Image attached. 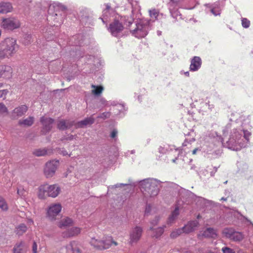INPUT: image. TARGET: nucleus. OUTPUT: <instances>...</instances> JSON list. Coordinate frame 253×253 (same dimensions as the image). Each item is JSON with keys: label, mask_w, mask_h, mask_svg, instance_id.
<instances>
[{"label": "nucleus", "mask_w": 253, "mask_h": 253, "mask_svg": "<svg viewBox=\"0 0 253 253\" xmlns=\"http://www.w3.org/2000/svg\"><path fill=\"white\" fill-rule=\"evenodd\" d=\"M19 45L15 39L7 38L0 42V59H9L17 52Z\"/></svg>", "instance_id": "obj_1"}, {"label": "nucleus", "mask_w": 253, "mask_h": 253, "mask_svg": "<svg viewBox=\"0 0 253 253\" xmlns=\"http://www.w3.org/2000/svg\"><path fill=\"white\" fill-rule=\"evenodd\" d=\"M61 192L60 186L57 184L41 185L38 188V196L40 199H45L47 197L56 198Z\"/></svg>", "instance_id": "obj_2"}, {"label": "nucleus", "mask_w": 253, "mask_h": 253, "mask_svg": "<svg viewBox=\"0 0 253 253\" xmlns=\"http://www.w3.org/2000/svg\"><path fill=\"white\" fill-rule=\"evenodd\" d=\"M90 243L92 246L98 250H104L110 248L112 245L117 246L118 243L114 241L111 236L103 238L99 240L94 238H91Z\"/></svg>", "instance_id": "obj_3"}, {"label": "nucleus", "mask_w": 253, "mask_h": 253, "mask_svg": "<svg viewBox=\"0 0 253 253\" xmlns=\"http://www.w3.org/2000/svg\"><path fill=\"white\" fill-rule=\"evenodd\" d=\"M148 29V22L140 21L136 24V28L130 31L133 36L139 39L144 38L147 35Z\"/></svg>", "instance_id": "obj_4"}, {"label": "nucleus", "mask_w": 253, "mask_h": 253, "mask_svg": "<svg viewBox=\"0 0 253 253\" xmlns=\"http://www.w3.org/2000/svg\"><path fill=\"white\" fill-rule=\"evenodd\" d=\"M59 160H52L46 163L43 169V174L46 178L53 177L59 166Z\"/></svg>", "instance_id": "obj_5"}, {"label": "nucleus", "mask_w": 253, "mask_h": 253, "mask_svg": "<svg viewBox=\"0 0 253 253\" xmlns=\"http://www.w3.org/2000/svg\"><path fill=\"white\" fill-rule=\"evenodd\" d=\"M0 26L5 30L13 31L20 27V22L14 17L2 18Z\"/></svg>", "instance_id": "obj_6"}, {"label": "nucleus", "mask_w": 253, "mask_h": 253, "mask_svg": "<svg viewBox=\"0 0 253 253\" xmlns=\"http://www.w3.org/2000/svg\"><path fill=\"white\" fill-rule=\"evenodd\" d=\"M141 191L145 196L150 197L156 196L159 192L156 184L149 182H144L142 184Z\"/></svg>", "instance_id": "obj_7"}, {"label": "nucleus", "mask_w": 253, "mask_h": 253, "mask_svg": "<svg viewBox=\"0 0 253 253\" xmlns=\"http://www.w3.org/2000/svg\"><path fill=\"white\" fill-rule=\"evenodd\" d=\"M62 208V206L60 203L51 204L47 210V217L51 221L55 220L56 216L61 212Z\"/></svg>", "instance_id": "obj_8"}, {"label": "nucleus", "mask_w": 253, "mask_h": 253, "mask_svg": "<svg viewBox=\"0 0 253 253\" xmlns=\"http://www.w3.org/2000/svg\"><path fill=\"white\" fill-rule=\"evenodd\" d=\"M143 233L142 228L136 226L131 228L129 232V243L130 244L136 243L140 240Z\"/></svg>", "instance_id": "obj_9"}, {"label": "nucleus", "mask_w": 253, "mask_h": 253, "mask_svg": "<svg viewBox=\"0 0 253 253\" xmlns=\"http://www.w3.org/2000/svg\"><path fill=\"white\" fill-rule=\"evenodd\" d=\"M40 121L43 126L42 132L43 134H45L51 129L54 120L50 118L42 117L41 118Z\"/></svg>", "instance_id": "obj_10"}, {"label": "nucleus", "mask_w": 253, "mask_h": 253, "mask_svg": "<svg viewBox=\"0 0 253 253\" xmlns=\"http://www.w3.org/2000/svg\"><path fill=\"white\" fill-rule=\"evenodd\" d=\"M124 29L123 24L118 20H114L109 25V30L114 36H117L118 34L121 32Z\"/></svg>", "instance_id": "obj_11"}, {"label": "nucleus", "mask_w": 253, "mask_h": 253, "mask_svg": "<svg viewBox=\"0 0 253 253\" xmlns=\"http://www.w3.org/2000/svg\"><path fill=\"white\" fill-rule=\"evenodd\" d=\"M81 232V228L78 227H72L62 232V236L64 238H70L79 235Z\"/></svg>", "instance_id": "obj_12"}, {"label": "nucleus", "mask_w": 253, "mask_h": 253, "mask_svg": "<svg viewBox=\"0 0 253 253\" xmlns=\"http://www.w3.org/2000/svg\"><path fill=\"white\" fill-rule=\"evenodd\" d=\"M12 76V68L6 65H0V78L9 79Z\"/></svg>", "instance_id": "obj_13"}, {"label": "nucleus", "mask_w": 253, "mask_h": 253, "mask_svg": "<svg viewBox=\"0 0 253 253\" xmlns=\"http://www.w3.org/2000/svg\"><path fill=\"white\" fill-rule=\"evenodd\" d=\"M28 110V107L25 105H21L15 108L11 113V118L12 119L22 116Z\"/></svg>", "instance_id": "obj_14"}, {"label": "nucleus", "mask_w": 253, "mask_h": 253, "mask_svg": "<svg viewBox=\"0 0 253 253\" xmlns=\"http://www.w3.org/2000/svg\"><path fill=\"white\" fill-rule=\"evenodd\" d=\"M199 222L197 220L191 221L188 222V223L183 227L182 230L183 233H189L194 231L196 227H198Z\"/></svg>", "instance_id": "obj_15"}, {"label": "nucleus", "mask_w": 253, "mask_h": 253, "mask_svg": "<svg viewBox=\"0 0 253 253\" xmlns=\"http://www.w3.org/2000/svg\"><path fill=\"white\" fill-rule=\"evenodd\" d=\"M73 126H75L74 121L70 120H60L57 123V128L60 130L70 128Z\"/></svg>", "instance_id": "obj_16"}, {"label": "nucleus", "mask_w": 253, "mask_h": 253, "mask_svg": "<svg viewBox=\"0 0 253 253\" xmlns=\"http://www.w3.org/2000/svg\"><path fill=\"white\" fill-rule=\"evenodd\" d=\"M217 236L216 232L213 228H208L203 233L199 234L198 236L199 238L201 239V237L215 238Z\"/></svg>", "instance_id": "obj_17"}, {"label": "nucleus", "mask_w": 253, "mask_h": 253, "mask_svg": "<svg viewBox=\"0 0 253 253\" xmlns=\"http://www.w3.org/2000/svg\"><path fill=\"white\" fill-rule=\"evenodd\" d=\"M201 64L202 60L200 57L194 56L191 60L190 69L192 71H197L201 67Z\"/></svg>", "instance_id": "obj_18"}, {"label": "nucleus", "mask_w": 253, "mask_h": 253, "mask_svg": "<svg viewBox=\"0 0 253 253\" xmlns=\"http://www.w3.org/2000/svg\"><path fill=\"white\" fill-rule=\"evenodd\" d=\"M165 226L163 227H159L155 228L153 226L150 227V231H151V236L152 238H158L162 236L164 232V228Z\"/></svg>", "instance_id": "obj_19"}, {"label": "nucleus", "mask_w": 253, "mask_h": 253, "mask_svg": "<svg viewBox=\"0 0 253 253\" xmlns=\"http://www.w3.org/2000/svg\"><path fill=\"white\" fill-rule=\"evenodd\" d=\"M94 122V119L92 117H90L89 118H85L84 120L80 121L78 123H75L74 122L75 126L76 128H82L84 126L88 125H91Z\"/></svg>", "instance_id": "obj_20"}, {"label": "nucleus", "mask_w": 253, "mask_h": 253, "mask_svg": "<svg viewBox=\"0 0 253 253\" xmlns=\"http://www.w3.org/2000/svg\"><path fill=\"white\" fill-rule=\"evenodd\" d=\"M53 150L52 149H38L34 150V155L36 156H43L45 155H50L53 153Z\"/></svg>", "instance_id": "obj_21"}, {"label": "nucleus", "mask_w": 253, "mask_h": 253, "mask_svg": "<svg viewBox=\"0 0 253 253\" xmlns=\"http://www.w3.org/2000/svg\"><path fill=\"white\" fill-rule=\"evenodd\" d=\"M73 224V220L72 218L66 217L62 218L58 222V226L60 228L72 226Z\"/></svg>", "instance_id": "obj_22"}, {"label": "nucleus", "mask_w": 253, "mask_h": 253, "mask_svg": "<svg viewBox=\"0 0 253 253\" xmlns=\"http://www.w3.org/2000/svg\"><path fill=\"white\" fill-rule=\"evenodd\" d=\"M12 6L10 2L0 3V13H6L12 11Z\"/></svg>", "instance_id": "obj_23"}, {"label": "nucleus", "mask_w": 253, "mask_h": 253, "mask_svg": "<svg viewBox=\"0 0 253 253\" xmlns=\"http://www.w3.org/2000/svg\"><path fill=\"white\" fill-rule=\"evenodd\" d=\"M14 253H25L26 252V247L24 243L20 242L17 244L13 249Z\"/></svg>", "instance_id": "obj_24"}, {"label": "nucleus", "mask_w": 253, "mask_h": 253, "mask_svg": "<svg viewBox=\"0 0 253 253\" xmlns=\"http://www.w3.org/2000/svg\"><path fill=\"white\" fill-rule=\"evenodd\" d=\"M34 122V118L33 117H29L24 120H19L18 124L20 126H30L33 124Z\"/></svg>", "instance_id": "obj_25"}, {"label": "nucleus", "mask_w": 253, "mask_h": 253, "mask_svg": "<svg viewBox=\"0 0 253 253\" xmlns=\"http://www.w3.org/2000/svg\"><path fill=\"white\" fill-rule=\"evenodd\" d=\"M244 238V235L242 232L235 231L230 240L234 242H240Z\"/></svg>", "instance_id": "obj_26"}, {"label": "nucleus", "mask_w": 253, "mask_h": 253, "mask_svg": "<svg viewBox=\"0 0 253 253\" xmlns=\"http://www.w3.org/2000/svg\"><path fill=\"white\" fill-rule=\"evenodd\" d=\"M179 214V209L178 208L176 207L169 216L168 220V223L169 224L173 223L174 221L177 218Z\"/></svg>", "instance_id": "obj_27"}, {"label": "nucleus", "mask_w": 253, "mask_h": 253, "mask_svg": "<svg viewBox=\"0 0 253 253\" xmlns=\"http://www.w3.org/2000/svg\"><path fill=\"white\" fill-rule=\"evenodd\" d=\"M27 230V226L24 224H20L16 228L15 232L18 235L24 234Z\"/></svg>", "instance_id": "obj_28"}, {"label": "nucleus", "mask_w": 253, "mask_h": 253, "mask_svg": "<svg viewBox=\"0 0 253 253\" xmlns=\"http://www.w3.org/2000/svg\"><path fill=\"white\" fill-rule=\"evenodd\" d=\"M235 230L232 228H226L223 229L222 234L226 238L231 239Z\"/></svg>", "instance_id": "obj_29"}, {"label": "nucleus", "mask_w": 253, "mask_h": 253, "mask_svg": "<svg viewBox=\"0 0 253 253\" xmlns=\"http://www.w3.org/2000/svg\"><path fill=\"white\" fill-rule=\"evenodd\" d=\"M91 87L94 88V89L92 90V93L96 95L100 94L104 89L103 87L101 85H95L93 84L91 85Z\"/></svg>", "instance_id": "obj_30"}, {"label": "nucleus", "mask_w": 253, "mask_h": 253, "mask_svg": "<svg viewBox=\"0 0 253 253\" xmlns=\"http://www.w3.org/2000/svg\"><path fill=\"white\" fill-rule=\"evenodd\" d=\"M75 243L71 242L67 246V251L68 253H81V251L79 248H77L75 249H73V244Z\"/></svg>", "instance_id": "obj_31"}, {"label": "nucleus", "mask_w": 253, "mask_h": 253, "mask_svg": "<svg viewBox=\"0 0 253 253\" xmlns=\"http://www.w3.org/2000/svg\"><path fill=\"white\" fill-rule=\"evenodd\" d=\"M183 233L182 228L176 229L172 231L170 234V237L171 238H176Z\"/></svg>", "instance_id": "obj_32"}, {"label": "nucleus", "mask_w": 253, "mask_h": 253, "mask_svg": "<svg viewBox=\"0 0 253 253\" xmlns=\"http://www.w3.org/2000/svg\"><path fill=\"white\" fill-rule=\"evenodd\" d=\"M3 86V84L0 83V98H3L4 99L9 91L6 89H1Z\"/></svg>", "instance_id": "obj_33"}, {"label": "nucleus", "mask_w": 253, "mask_h": 253, "mask_svg": "<svg viewBox=\"0 0 253 253\" xmlns=\"http://www.w3.org/2000/svg\"><path fill=\"white\" fill-rule=\"evenodd\" d=\"M0 208L3 211H6L8 209L5 200L1 197H0Z\"/></svg>", "instance_id": "obj_34"}, {"label": "nucleus", "mask_w": 253, "mask_h": 253, "mask_svg": "<svg viewBox=\"0 0 253 253\" xmlns=\"http://www.w3.org/2000/svg\"><path fill=\"white\" fill-rule=\"evenodd\" d=\"M17 194L21 197H25L26 196L27 192L22 187H20L17 189Z\"/></svg>", "instance_id": "obj_35"}, {"label": "nucleus", "mask_w": 253, "mask_h": 253, "mask_svg": "<svg viewBox=\"0 0 253 253\" xmlns=\"http://www.w3.org/2000/svg\"><path fill=\"white\" fill-rule=\"evenodd\" d=\"M242 25L243 27L247 28L250 25V21L247 18H244L242 20Z\"/></svg>", "instance_id": "obj_36"}, {"label": "nucleus", "mask_w": 253, "mask_h": 253, "mask_svg": "<svg viewBox=\"0 0 253 253\" xmlns=\"http://www.w3.org/2000/svg\"><path fill=\"white\" fill-rule=\"evenodd\" d=\"M149 14L151 17L156 18L159 15V11L156 9H153L149 10Z\"/></svg>", "instance_id": "obj_37"}, {"label": "nucleus", "mask_w": 253, "mask_h": 253, "mask_svg": "<svg viewBox=\"0 0 253 253\" xmlns=\"http://www.w3.org/2000/svg\"><path fill=\"white\" fill-rule=\"evenodd\" d=\"M221 250L223 253H235L234 250L227 247L222 248Z\"/></svg>", "instance_id": "obj_38"}, {"label": "nucleus", "mask_w": 253, "mask_h": 253, "mask_svg": "<svg viewBox=\"0 0 253 253\" xmlns=\"http://www.w3.org/2000/svg\"><path fill=\"white\" fill-rule=\"evenodd\" d=\"M8 110L5 105L2 103H0V114L7 113Z\"/></svg>", "instance_id": "obj_39"}, {"label": "nucleus", "mask_w": 253, "mask_h": 253, "mask_svg": "<svg viewBox=\"0 0 253 253\" xmlns=\"http://www.w3.org/2000/svg\"><path fill=\"white\" fill-rule=\"evenodd\" d=\"M111 116V113L110 112H104L100 115L99 118H100L103 119H105L107 118H109Z\"/></svg>", "instance_id": "obj_40"}, {"label": "nucleus", "mask_w": 253, "mask_h": 253, "mask_svg": "<svg viewBox=\"0 0 253 253\" xmlns=\"http://www.w3.org/2000/svg\"><path fill=\"white\" fill-rule=\"evenodd\" d=\"M56 150L59 154L62 155L63 156H66L68 155L67 151L64 149L58 148L56 149Z\"/></svg>", "instance_id": "obj_41"}, {"label": "nucleus", "mask_w": 253, "mask_h": 253, "mask_svg": "<svg viewBox=\"0 0 253 253\" xmlns=\"http://www.w3.org/2000/svg\"><path fill=\"white\" fill-rule=\"evenodd\" d=\"M159 220V217H156L154 219H153L151 222V224H152V226L154 227V226L156 225H157L158 222Z\"/></svg>", "instance_id": "obj_42"}, {"label": "nucleus", "mask_w": 253, "mask_h": 253, "mask_svg": "<svg viewBox=\"0 0 253 253\" xmlns=\"http://www.w3.org/2000/svg\"><path fill=\"white\" fill-rule=\"evenodd\" d=\"M32 251L33 253H37V245L35 242L33 244Z\"/></svg>", "instance_id": "obj_43"}, {"label": "nucleus", "mask_w": 253, "mask_h": 253, "mask_svg": "<svg viewBox=\"0 0 253 253\" xmlns=\"http://www.w3.org/2000/svg\"><path fill=\"white\" fill-rule=\"evenodd\" d=\"M117 133L116 130H113L111 134V137L113 138H115L117 136Z\"/></svg>", "instance_id": "obj_44"}, {"label": "nucleus", "mask_w": 253, "mask_h": 253, "mask_svg": "<svg viewBox=\"0 0 253 253\" xmlns=\"http://www.w3.org/2000/svg\"><path fill=\"white\" fill-rule=\"evenodd\" d=\"M211 12L215 16H217L220 14L219 11H216L214 9H211Z\"/></svg>", "instance_id": "obj_45"}, {"label": "nucleus", "mask_w": 253, "mask_h": 253, "mask_svg": "<svg viewBox=\"0 0 253 253\" xmlns=\"http://www.w3.org/2000/svg\"><path fill=\"white\" fill-rule=\"evenodd\" d=\"M150 210H151V206L150 205L147 206V207L146 208V210H145V213L146 214L150 212Z\"/></svg>", "instance_id": "obj_46"}, {"label": "nucleus", "mask_w": 253, "mask_h": 253, "mask_svg": "<svg viewBox=\"0 0 253 253\" xmlns=\"http://www.w3.org/2000/svg\"><path fill=\"white\" fill-rule=\"evenodd\" d=\"M198 150V148H195L192 151V154L195 155L197 153V151Z\"/></svg>", "instance_id": "obj_47"}, {"label": "nucleus", "mask_w": 253, "mask_h": 253, "mask_svg": "<svg viewBox=\"0 0 253 253\" xmlns=\"http://www.w3.org/2000/svg\"><path fill=\"white\" fill-rule=\"evenodd\" d=\"M73 139V135H71L68 138H67L66 139L68 140H72Z\"/></svg>", "instance_id": "obj_48"}, {"label": "nucleus", "mask_w": 253, "mask_h": 253, "mask_svg": "<svg viewBox=\"0 0 253 253\" xmlns=\"http://www.w3.org/2000/svg\"><path fill=\"white\" fill-rule=\"evenodd\" d=\"M220 200V201H227V198H226L222 197V198H221V199Z\"/></svg>", "instance_id": "obj_49"}, {"label": "nucleus", "mask_w": 253, "mask_h": 253, "mask_svg": "<svg viewBox=\"0 0 253 253\" xmlns=\"http://www.w3.org/2000/svg\"><path fill=\"white\" fill-rule=\"evenodd\" d=\"M106 9H109L110 8V6L108 4L106 5Z\"/></svg>", "instance_id": "obj_50"}, {"label": "nucleus", "mask_w": 253, "mask_h": 253, "mask_svg": "<svg viewBox=\"0 0 253 253\" xmlns=\"http://www.w3.org/2000/svg\"><path fill=\"white\" fill-rule=\"evenodd\" d=\"M185 74L186 76H189V73L188 72H186L185 73Z\"/></svg>", "instance_id": "obj_51"}, {"label": "nucleus", "mask_w": 253, "mask_h": 253, "mask_svg": "<svg viewBox=\"0 0 253 253\" xmlns=\"http://www.w3.org/2000/svg\"><path fill=\"white\" fill-rule=\"evenodd\" d=\"M171 2H173V3H176L177 2V1L175 0H170Z\"/></svg>", "instance_id": "obj_52"}, {"label": "nucleus", "mask_w": 253, "mask_h": 253, "mask_svg": "<svg viewBox=\"0 0 253 253\" xmlns=\"http://www.w3.org/2000/svg\"><path fill=\"white\" fill-rule=\"evenodd\" d=\"M175 161H176L175 160H172V161H173V162H175Z\"/></svg>", "instance_id": "obj_53"}]
</instances>
